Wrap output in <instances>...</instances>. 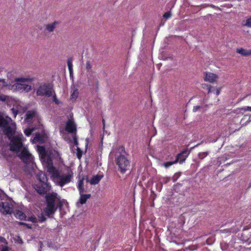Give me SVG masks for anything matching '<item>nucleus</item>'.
I'll return each instance as SVG.
<instances>
[{
  "instance_id": "7ed1b4c3",
  "label": "nucleus",
  "mask_w": 251,
  "mask_h": 251,
  "mask_svg": "<svg viewBox=\"0 0 251 251\" xmlns=\"http://www.w3.org/2000/svg\"><path fill=\"white\" fill-rule=\"evenodd\" d=\"M37 178L39 182L33 185L34 188L39 194L46 195L51 188V186L47 182L48 179L46 175L44 173L39 174L37 175Z\"/></svg>"
},
{
  "instance_id": "5701e85b",
  "label": "nucleus",
  "mask_w": 251,
  "mask_h": 251,
  "mask_svg": "<svg viewBox=\"0 0 251 251\" xmlns=\"http://www.w3.org/2000/svg\"><path fill=\"white\" fill-rule=\"evenodd\" d=\"M247 232H248L247 230L244 231L242 234L241 238H242V240L245 242H251V240H250V238L248 237V235H246L247 234H248Z\"/></svg>"
},
{
  "instance_id": "864d4df0",
  "label": "nucleus",
  "mask_w": 251,
  "mask_h": 251,
  "mask_svg": "<svg viewBox=\"0 0 251 251\" xmlns=\"http://www.w3.org/2000/svg\"><path fill=\"white\" fill-rule=\"evenodd\" d=\"M199 144L196 145V147H197Z\"/></svg>"
},
{
  "instance_id": "a18cd8bd",
  "label": "nucleus",
  "mask_w": 251,
  "mask_h": 251,
  "mask_svg": "<svg viewBox=\"0 0 251 251\" xmlns=\"http://www.w3.org/2000/svg\"><path fill=\"white\" fill-rule=\"evenodd\" d=\"M169 180H170L169 178L167 179V180H165V183H167Z\"/></svg>"
},
{
  "instance_id": "f03ea898",
  "label": "nucleus",
  "mask_w": 251,
  "mask_h": 251,
  "mask_svg": "<svg viewBox=\"0 0 251 251\" xmlns=\"http://www.w3.org/2000/svg\"><path fill=\"white\" fill-rule=\"evenodd\" d=\"M45 198L47 206L44 209V212L48 217H52L57 208H61L65 201V200H61L55 192L47 194Z\"/></svg>"
},
{
  "instance_id": "4c0bfd02",
  "label": "nucleus",
  "mask_w": 251,
  "mask_h": 251,
  "mask_svg": "<svg viewBox=\"0 0 251 251\" xmlns=\"http://www.w3.org/2000/svg\"><path fill=\"white\" fill-rule=\"evenodd\" d=\"M72 136H73V139L74 143L75 145L77 146L78 144V142L77 141L76 134H73V135H72Z\"/></svg>"
},
{
  "instance_id": "4468645a",
  "label": "nucleus",
  "mask_w": 251,
  "mask_h": 251,
  "mask_svg": "<svg viewBox=\"0 0 251 251\" xmlns=\"http://www.w3.org/2000/svg\"><path fill=\"white\" fill-rule=\"evenodd\" d=\"M7 242L3 237H0V251H8Z\"/></svg>"
},
{
  "instance_id": "2eb2a0df",
  "label": "nucleus",
  "mask_w": 251,
  "mask_h": 251,
  "mask_svg": "<svg viewBox=\"0 0 251 251\" xmlns=\"http://www.w3.org/2000/svg\"><path fill=\"white\" fill-rule=\"evenodd\" d=\"M102 176L96 175L93 176V177L89 180L88 178L86 179L87 182H90L92 185H95L98 184L102 177Z\"/></svg>"
},
{
  "instance_id": "0eeeda50",
  "label": "nucleus",
  "mask_w": 251,
  "mask_h": 251,
  "mask_svg": "<svg viewBox=\"0 0 251 251\" xmlns=\"http://www.w3.org/2000/svg\"><path fill=\"white\" fill-rule=\"evenodd\" d=\"M116 163L119 167V170L122 173H125L130 166L129 160L123 154H120L116 158Z\"/></svg>"
},
{
  "instance_id": "f257e3e1",
  "label": "nucleus",
  "mask_w": 251,
  "mask_h": 251,
  "mask_svg": "<svg viewBox=\"0 0 251 251\" xmlns=\"http://www.w3.org/2000/svg\"><path fill=\"white\" fill-rule=\"evenodd\" d=\"M0 127L2 128L3 133L10 141V151L16 153L19 152L23 147L24 137L21 133L15 135V123H12L11 118L8 116H0Z\"/></svg>"
},
{
  "instance_id": "e433bc0d",
  "label": "nucleus",
  "mask_w": 251,
  "mask_h": 251,
  "mask_svg": "<svg viewBox=\"0 0 251 251\" xmlns=\"http://www.w3.org/2000/svg\"><path fill=\"white\" fill-rule=\"evenodd\" d=\"M244 25L249 27H251V17L246 20V24Z\"/></svg>"
},
{
  "instance_id": "9d476101",
  "label": "nucleus",
  "mask_w": 251,
  "mask_h": 251,
  "mask_svg": "<svg viewBox=\"0 0 251 251\" xmlns=\"http://www.w3.org/2000/svg\"><path fill=\"white\" fill-rule=\"evenodd\" d=\"M188 154L189 151L187 149L184 150L180 153L177 154L174 159L176 164L177 163H179L180 164L183 163L185 161Z\"/></svg>"
},
{
  "instance_id": "c756f323",
  "label": "nucleus",
  "mask_w": 251,
  "mask_h": 251,
  "mask_svg": "<svg viewBox=\"0 0 251 251\" xmlns=\"http://www.w3.org/2000/svg\"><path fill=\"white\" fill-rule=\"evenodd\" d=\"M78 95V90L76 89V90H74V92H73V93L71 94V99L72 100L73 99L75 100L77 98Z\"/></svg>"
},
{
  "instance_id": "72a5a7b5",
  "label": "nucleus",
  "mask_w": 251,
  "mask_h": 251,
  "mask_svg": "<svg viewBox=\"0 0 251 251\" xmlns=\"http://www.w3.org/2000/svg\"><path fill=\"white\" fill-rule=\"evenodd\" d=\"M181 173L180 172H178V173H176V174L174 175V176H173V178H172L173 181H174V182H175L176 181V180H177V179L179 177V176H181Z\"/></svg>"
},
{
  "instance_id": "bb28decb",
  "label": "nucleus",
  "mask_w": 251,
  "mask_h": 251,
  "mask_svg": "<svg viewBox=\"0 0 251 251\" xmlns=\"http://www.w3.org/2000/svg\"><path fill=\"white\" fill-rule=\"evenodd\" d=\"M208 151L200 152L198 154V157L200 160H202L208 154Z\"/></svg>"
},
{
  "instance_id": "a19ab883",
  "label": "nucleus",
  "mask_w": 251,
  "mask_h": 251,
  "mask_svg": "<svg viewBox=\"0 0 251 251\" xmlns=\"http://www.w3.org/2000/svg\"><path fill=\"white\" fill-rule=\"evenodd\" d=\"M7 100V97L4 95H0V100L5 101Z\"/></svg>"
},
{
  "instance_id": "dca6fc26",
  "label": "nucleus",
  "mask_w": 251,
  "mask_h": 251,
  "mask_svg": "<svg viewBox=\"0 0 251 251\" xmlns=\"http://www.w3.org/2000/svg\"><path fill=\"white\" fill-rule=\"evenodd\" d=\"M240 230V227L238 226H233L229 228H226L224 229H221L220 230L221 233H236Z\"/></svg>"
},
{
  "instance_id": "f704fd0d",
  "label": "nucleus",
  "mask_w": 251,
  "mask_h": 251,
  "mask_svg": "<svg viewBox=\"0 0 251 251\" xmlns=\"http://www.w3.org/2000/svg\"><path fill=\"white\" fill-rule=\"evenodd\" d=\"M202 108V107L200 105L194 106L193 108V112H196L199 110L201 111Z\"/></svg>"
},
{
  "instance_id": "58836bf2",
  "label": "nucleus",
  "mask_w": 251,
  "mask_h": 251,
  "mask_svg": "<svg viewBox=\"0 0 251 251\" xmlns=\"http://www.w3.org/2000/svg\"><path fill=\"white\" fill-rule=\"evenodd\" d=\"M11 111L14 117L15 118L18 112V110L15 109L14 108H12L11 109Z\"/></svg>"
},
{
  "instance_id": "412c9836",
  "label": "nucleus",
  "mask_w": 251,
  "mask_h": 251,
  "mask_svg": "<svg viewBox=\"0 0 251 251\" xmlns=\"http://www.w3.org/2000/svg\"><path fill=\"white\" fill-rule=\"evenodd\" d=\"M14 215L16 218H19L21 220H25L26 218V215H25V214H24L22 211L19 210H16L15 212Z\"/></svg>"
},
{
  "instance_id": "393cba45",
  "label": "nucleus",
  "mask_w": 251,
  "mask_h": 251,
  "mask_svg": "<svg viewBox=\"0 0 251 251\" xmlns=\"http://www.w3.org/2000/svg\"><path fill=\"white\" fill-rule=\"evenodd\" d=\"M173 157L171 156V158H170V159L173 160ZM176 164V163L175 162L174 160H172L171 161H168V162H164L163 164V165L166 168H168L169 167H170L171 165H172L173 164Z\"/></svg>"
},
{
  "instance_id": "7c9ffc66",
  "label": "nucleus",
  "mask_w": 251,
  "mask_h": 251,
  "mask_svg": "<svg viewBox=\"0 0 251 251\" xmlns=\"http://www.w3.org/2000/svg\"><path fill=\"white\" fill-rule=\"evenodd\" d=\"M92 66L90 60H88L86 63V69L88 72L91 71Z\"/></svg>"
},
{
  "instance_id": "1a4fd4ad",
  "label": "nucleus",
  "mask_w": 251,
  "mask_h": 251,
  "mask_svg": "<svg viewBox=\"0 0 251 251\" xmlns=\"http://www.w3.org/2000/svg\"><path fill=\"white\" fill-rule=\"evenodd\" d=\"M0 211L5 214H11L13 211V205L8 201H0Z\"/></svg>"
},
{
  "instance_id": "39448f33",
  "label": "nucleus",
  "mask_w": 251,
  "mask_h": 251,
  "mask_svg": "<svg viewBox=\"0 0 251 251\" xmlns=\"http://www.w3.org/2000/svg\"><path fill=\"white\" fill-rule=\"evenodd\" d=\"M33 80V78H17L15 79L16 82V89L19 91L27 92L31 90V83Z\"/></svg>"
},
{
  "instance_id": "a878e982",
  "label": "nucleus",
  "mask_w": 251,
  "mask_h": 251,
  "mask_svg": "<svg viewBox=\"0 0 251 251\" xmlns=\"http://www.w3.org/2000/svg\"><path fill=\"white\" fill-rule=\"evenodd\" d=\"M52 97V100L54 102V103L56 104H59L61 103V102L59 101L56 97V94L55 93V91H54V92L52 93V95L51 96Z\"/></svg>"
},
{
  "instance_id": "f3484780",
  "label": "nucleus",
  "mask_w": 251,
  "mask_h": 251,
  "mask_svg": "<svg viewBox=\"0 0 251 251\" xmlns=\"http://www.w3.org/2000/svg\"><path fill=\"white\" fill-rule=\"evenodd\" d=\"M84 193H79L80 198L79 199V202L81 204H83L86 203L87 200L90 198L91 196L90 194H84Z\"/></svg>"
},
{
  "instance_id": "20e7f679",
  "label": "nucleus",
  "mask_w": 251,
  "mask_h": 251,
  "mask_svg": "<svg viewBox=\"0 0 251 251\" xmlns=\"http://www.w3.org/2000/svg\"><path fill=\"white\" fill-rule=\"evenodd\" d=\"M53 92V85L50 83H41L36 89V95L38 96L50 98Z\"/></svg>"
},
{
  "instance_id": "ddd939ff",
  "label": "nucleus",
  "mask_w": 251,
  "mask_h": 251,
  "mask_svg": "<svg viewBox=\"0 0 251 251\" xmlns=\"http://www.w3.org/2000/svg\"><path fill=\"white\" fill-rule=\"evenodd\" d=\"M59 24V22L54 21L53 23L45 25V30L48 31L49 32H52L56 28V25H58Z\"/></svg>"
},
{
  "instance_id": "6e6552de",
  "label": "nucleus",
  "mask_w": 251,
  "mask_h": 251,
  "mask_svg": "<svg viewBox=\"0 0 251 251\" xmlns=\"http://www.w3.org/2000/svg\"><path fill=\"white\" fill-rule=\"evenodd\" d=\"M19 152H20L18 156L26 164L33 163V156L23 146Z\"/></svg>"
},
{
  "instance_id": "37998d69",
  "label": "nucleus",
  "mask_w": 251,
  "mask_h": 251,
  "mask_svg": "<svg viewBox=\"0 0 251 251\" xmlns=\"http://www.w3.org/2000/svg\"><path fill=\"white\" fill-rule=\"evenodd\" d=\"M77 156L78 158H80L81 157L82 153L81 151L79 149V148H77Z\"/></svg>"
},
{
  "instance_id": "09e8293b",
  "label": "nucleus",
  "mask_w": 251,
  "mask_h": 251,
  "mask_svg": "<svg viewBox=\"0 0 251 251\" xmlns=\"http://www.w3.org/2000/svg\"><path fill=\"white\" fill-rule=\"evenodd\" d=\"M24 224L25 225V224ZM25 225H26V226H27L28 228H31V226H28V225H27V224H25Z\"/></svg>"
},
{
  "instance_id": "8fccbe9b",
  "label": "nucleus",
  "mask_w": 251,
  "mask_h": 251,
  "mask_svg": "<svg viewBox=\"0 0 251 251\" xmlns=\"http://www.w3.org/2000/svg\"><path fill=\"white\" fill-rule=\"evenodd\" d=\"M249 120H250V121H251V116H250V117H249Z\"/></svg>"
},
{
  "instance_id": "c9c22d12",
  "label": "nucleus",
  "mask_w": 251,
  "mask_h": 251,
  "mask_svg": "<svg viewBox=\"0 0 251 251\" xmlns=\"http://www.w3.org/2000/svg\"><path fill=\"white\" fill-rule=\"evenodd\" d=\"M29 220L34 223L38 222V219L35 216H31L29 217Z\"/></svg>"
},
{
  "instance_id": "c03bdc74",
  "label": "nucleus",
  "mask_w": 251,
  "mask_h": 251,
  "mask_svg": "<svg viewBox=\"0 0 251 251\" xmlns=\"http://www.w3.org/2000/svg\"><path fill=\"white\" fill-rule=\"evenodd\" d=\"M39 244H40V247L41 249H42L44 247V245L42 242H40Z\"/></svg>"
},
{
  "instance_id": "aec40b11",
  "label": "nucleus",
  "mask_w": 251,
  "mask_h": 251,
  "mask_svg": "<svg viewBox=\"0 0 251 251\" xmlns=\"http://www.w3.org/2000/svg\"><path fill=\"white\" fill-rule=\"evenodd\" d=\"M36 114L37 113L35 111H28L26 113L25 119L27 121H29L35 117Z\"/></svg>"
},
{
  "instance_id": "c85d7f7f",
  "label": "nucleus",
  "mask_w": 251,
  "mask_h": 251,
  "mask_svg": "<svg viewBox=\"0 0 251 251\" xmlns=\"http://www.w3.org/2000/svg\"><path fill=\"white\" fill-rule=\"evenodd\" d=\"M228 248V244L226 242L221 243V248L224 251H226Z\"/></svg>"
},
{
  "instance_id": "603ef678",
  "label": "nucleus",
  "mask_w": 251,
  "mask_h": 251,
  "mask_svg": "<svg viewBox=\"0 0 251 251\" xmlns=\"http://www.w3.org/2000/svg\"><path fill=\"white\" fill-rule=\"evenodd\" d=\"M208 5H205V6H204L203 7H207Z\"/></svg>"
},
{
  "instance_id": "de8ad7c7",
  "label": "nucleus",
  "mask_w": 251,
  "mask_h": 251,
  "mask_svg": "<svg viewBox=\"0 0 251 251\" xmlns=\"http://www.w3.org/2000/svg\"><path fill=\"white\" fill-rule=\"evenodd\" d=\"M86 142H87L86 146H87L88 144V138H87V139H86Z\"/></svg>"
},
{
  "instance_id": "2f4dec72",
  "label": "nucleus",
  "mask_w": 251,
  "mask_h": 251,
  "mask_svg": "<svg viewBox=\"0 0 251 251\" xmlns=\"http://www.w3.org/2000/svg\"><path fill=\"white\" fill-rule=\"evenodd\" d=\"M7 86H8V84L4 79H0V89Z\"/></svg>"
},
{
  "instance_id": "473e14b6",
  "label": "nucleus",
  "mask_w": 251,
  "mask_h": 251,
  "mask_svg": "<svg viewBox=\"0 0 251 251\" xmlns=\"http://www.w3.org/2000/svg\"><path fill=\"white\" fill-rule=\"evenodd\" d=\"M33 131V129L26 128L25 130L24 133L26 136H29L32 134Z\"/></svg>"
},
{
  "instance_id": "cd10ccee",
  "label": "nucleus",
  "mask_w": 251,
  "mask_h": 251,
  "mask_svg": "<svg viewBox=\"0 0 251 251\" xmlns=\"http://www.w3.org/2000/svg\"><path fill=\"white\" fill-rule=\"evenodd\" d=\"M46 221V218L45 217L44 214L43 213H41L38 216V221H39L40 223H43Z\"/></svg>"
},
{
  "instance_id": "f8f14e48",
  "label": "nucleus",
  "mask_w": 251,
  "mask_h": 251,
  "mask_svg": "<svg viewBox=\"0 0 251 251\" xmlns=\"http://www.w3.org/2000/svg\"><path fill=\"white\" fill-rule=\"evenodd\" d=\"M218 78V76L215 74L212 73H205L204 80L209 81L211 83L215 82Z\"/></svg>"
},
{
  "instance_id": "a211bd4d",
  "label": "nucleus",
  "mask_w": 251,
  "mask_h": 251,
  "mask_svg": "<svg viewBox=\"0 0 251 251\" xmlns=\"http://www.w3.org/2000/svg\"><path fill=\"white\" fill-rule=\"evenodd\" d=\"M236 52L244 56L251 55V50H247L241 48L237 49Z\"/></svg>"
},
{
  "instance_id": "ea45409f",
  "label": "nucleus",
  "mask_w": 251,
  "mask_h": 251,
  "mask_svg": "<svg viewBox=\"0 0 251 251\" xmlns=\"http://www.w3.org/2000/svg\"><path fill=\"white\" fill-rule=\"evenodd\" d=\"M171 16V13L170 12H166L163 15V17L166 19H169Z\"/></svg>"
},
{
  "instance_id": "49530a36",
  "label": "nucleus",
  "mask_w": 251,
  "mask_h": 251,
  "mask_svg": "<svg viewBox=\"0 0 251 251\" xmlns=\"http://www.w3.org/2000/svg\"><path fill=\"white\" fill-rule=\"evenodd\" d=\"M102 123H103V126H105V121H104V120H102Z\"/></svg>"
},
{
  "instance_id": "79ce46f5",
  "label": "nucleus",
  "mask_w": 251,
  "mask_h": 251,
  "mask_svg": "<svg viewBox=\"0 0 251 251\" xmlns=\"http://www.w3.org/2000/svg\"><path fill=\"white\" fill-rule=\"evenodd\" d=\"M241 110L244 111H251V106H245L244 107L241 108Z\"/></svg>"
},
{
  "instance_id": "3c124183",
  "label": "nucleus",
  "mask_w": 251,
  "mask_h": 251,
  "mask_svg": "<svg viewBox=\"0 0 251 251\" xmlns=\"http://www.w3.org/2000/svg\"><path fill=\"white\" fill-rule=\"evenodd\" d=\"M98 83H99L98 81H97V83H96V85H97V86H98Z\"/></svg>"
},
{
  "instance_id": "6ab92c4d",
  "label": "nucleus",
  "mask_w": 251,
  "mask_h": 251,
  "mask_svg": "<svg viewBox=\"0 0 251 251\" xmlns=\"http://www.w3.org/2000/svg\"><path fill=\"white\" fill-rule=\"evenodd\" d=\"M83 181L84 178H82L81 179H79L78 182L77 188L79 193H84L86 192V190L84 188Z\"/></svg>"
},
{
  "instance_id": "b1692460",
  "label": "nucleus",
  "mask_w": 251,
  "mask_h": 251,
  "mask_svg": "<svg viewBox=\"0 0 251 251\" xmlns=\"http://www.w3.org/2000/svg\"><path fill=\"white\" fill-rule=\"evenodd\" d=\"M73 59L72 58H68L67 60V65L68 67V69L69 70V72L70 74V75L73 74Z\"/></svg>"
},
{
  "instance_id": "9b49d317",
  "label": "nucleus",
  "mask_w": 251,
  "mask_h": 251,
  "mask_svg": "<svg viewBox=\"0 0 251 251\" xmlns=\"http://www.w3.org/2000/svg\"><path fill=\"white\" fill-rule=\"evenodd\" d=\"M66 130L72 135L76 134V126L72 120L69 119L66 123Z\"/></svg>"
},
{
  "instance_id": "423d86ee",
  "label": "nucleus",
  "mask_w": 251,
  "mask_h": 251,
  "mask_svg": "<svg viewBox=\"0 0 251 251\" xmlns=\"http://www.w3.org/2000/svg\"><path fill=\"white\" fill-rule=\"evenodd\" d=\"M54 178L57 184L61 187L70 183L73 177V173L71 171H69L67 174H60L56 172L54 174Z\"/></svg>"
},
{
  "instance_id": "4be33fe9",
  "label": "nucleus",
  "mask_w": 251,
  "mask_h": 251,
  "mask_svg": "<svg viewBox=\"0 0 251 251\" xmlns=\"http://www.w3.org/2000/svg\"><path fill=\"white\" fill-rule=\"evenodd\" d=\"M204 86H205L206 87V89L208 91L207 93H212L214 91H216V95H219L220 91L218 89H216L215 88L212 87L210 85H207V84H205Z\"/></svg>"
}]
</instances>
